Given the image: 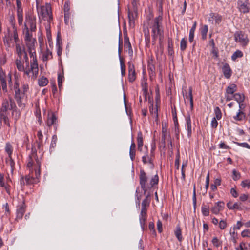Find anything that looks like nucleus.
<instances>
[{
  "label": "nucleus",
  "mask_w": 250,
  "mask_h": 250,
  "mask_svg": "<svg viewBox=\"0 0 250 250\" xmlns=\"http://www.w3.org/2000/svg\"><path fill=\"white\" fill-rule=\"evenodd\" d=\"M227 226L226 222L224 220H221L220 221L219 224V226L220 229H224Z\"/></svg>",
  "instance_id": "obj_60"
},
{
  "label": "nucleus",
  "mask_w": 250,
  "mask_h": 250,
  "mask_svg": "<svg viewBox=\"0 0 250 250\" xmlns=\"http://www.w3.org/2000/svg\"><path fill=\"white\" fill-rule=\"evenodd\" d=\"M15 49L16 53L18 56L15 61L17 68L18 70H24V66L22 62V56H24L27 52L25 51L24 47H21L19 43H16Z\"/></svg>",
  "instance_id": "obj_9"
},
{
  "label": "nucleus",
  "mask_w": 250,
  "mask_h": 250,
  "mask_svg": "<svg viewBox=\"0 0 250 250\" xmlns=\"http://www.w3.org/2000/svg\"><path fill=\"white\" fill-rule=\"evenodd\" d=\"M163 17L162 15L155 17L149 24V27L151 29L152 42L155 43L159 38L160 43L163 42L164 38V30L162 26Z\"/></svg>",
  "instance_id": "obj_1"
},
{
  "label": "nucleus",
  "mask_w": 250,
  "mask_h": 250,
  "mask_svg": "<svg viewBox=\"0 0 250 250\" xmlns=\"http://www.w3.org/2000/svg\"><path fill=\"white\" fill-rule=\"evenodd\" d=\"M212 243L213 245L216 247H218L221 245V243L217 237H214L212 239Z\"/></svg>",
  "instance_id": "obj_52"
},
{
  "label": "nucleus",
  "mask_w": 250,
  "mask_h": 250,
  "mask_svg": "<svg viewBox=\"0 0 250 250\" xmlns=\"http://www.w3.org/2000/svg\"><path fill=\"white\" fill-rule=\"evenodd\" d=\"M13 148L12 145L10 143L7 142L6 143L5 147V151L8 154L9 157L12 156V154L13 153Z\"/></svg>",
  "instance_id": "obj_25"
},
{
  "label": "nucleus",
  "mask_w": 250,
  "mask_h": 250,
  "mask_svg": "<svg viewBox=\"0 0 250 250\" xmlns=\"http://www.w3.org/2000/svg\"><path fill=\"white\" fill-rule=\"evenodd\" d=\"M7 118V112L0 110V121L4 122Z\"/></svg>",
  "instance_id": "obj_47"
},
{
  "label": "nucleus",
  "mask_w": 250,
  "mask_h": 250,
  "mask_svg": "<svg viewBox=\"0 0 250 250\" xmlns=\"http://www.w3.org/2000/svg\"><path fill=\"white\" fill-rule=\"evenodd\" d=\"M157 229L159 233H161L163 230L162 229V222L159 220H158L157 222Z\"/></svg>",
  "instance_id": "obj_55"
},
{
  "label": "nucleus",
  "mask_w": 250,
  "mask_h": 250,
  "mask_svg": "<svg viewBox=\"0 0 250 250\" xmlns=\"http://www.w3.org/2000/svg\"><path fill=\"white\" fill-rule=\"evenodd\" d=\"M136 79V73L134 65L128 62V81L133 83Z\"/></svg>",
  "instance_id": "obj_16"
},
{
  "label": "nucleus",
  "mask_w": 250,
  "mask_h": 250,
  "mask_svg": "<svg viewBox=\"0 0 250 250\" xmlns=\"http://www.w3.org/2000/svg\"><path fill=\"white\" fill-rule=\"evenodd\" d=\"M13 38L14 39L15 42L16 43H17V42L19 41V38H18V33H17V31L16 29L14 28V30L13 31Z\"/></svg>",
  "instance_id": "obj_62"
},
{
  "label": "nucleus",
  "mask_w": 250,
  "mask_h": 250,
  "mask_svg": "<svg viewBox=\"0 0 250 250\" xmlns=\"http://www.w3.org/2000/svg\"><path fill=\"white\" fill-rule=\"evenodd\" d=\"M185 97L186 98H188L189 97V100H191V99H193V95H192V87H189V92H188V95L187 94L185 95Z\"/></svg>",
  "instance_id": "obj_56"
},
{
  "label": "nucleus",
  "mask_w": 250,
  "mask_h": 250,
  "mask_svg": "<svg viewBox=\"0 0 250 250\" xmlns=\"http://www.w3.org/2000/svg\"><path fill=\"white\" fill-rule=\"evenodd\" d=\"M26 185H31L34 184L35 179L32 176L30 175H26L24 177Z\"/></svg>",
  "instance_id": "obj_34"
},
{
  "label": "nucleus",
  "mask_w": 250,
  "mask_h": 250,
  "mask_svg": "<svg viewBox=\"0 0 250 250\" xmlns=\"http://www.w3.org/2000/svg\"><path fill=\"white\" fill-rule=\"evenodd\" d=\"M13 88L15 91L14 98L17 104L20 108L23 109L27 104V96L26 94H24V93L20 92L19 84L17 81L15 82Z\"/></svg>",
  "instance_id": "obj_6"
},
{
  "label": "nucleus",
  "mask_w": 250,
  "mask_h": 250,
  "mask_svg": "<svg viewBox=\"0 0 250 250\" xmlns=\"http://www.w3.org/2000/svg\"><path fill=\"white\" fill-rule=\"evenodd\" d=\"M124 44L125 46L128 49L129 52L130 53V51L132 52L131 45L129 42V38L127 35L124 36Z\"/></svg>",
  "instance_id": "obj_28"
},
{
  "label": "nucleus",
  "mask_w": 250,
  "mask_h": 250,
  "mask_svg": "<svg viewBox=\"0 0 250 250\" xmlns=\"http://www.w3.org/2000/svg\"><path fill=\"white\" fill-rule=\"evenodd\" d=\"M241 236L243 237H249L250 238V229H247L243 230L241 232Z\"/></svg>",
  "instance_id": "obj_49"
},
{
  "label": "nucleus",
  "mask_w": 250,
  "mask_h": 250,
  "mask_svg": "<svg viewBox=\"0 0 250 250\" xmlns=\"http://www.w3.org/2000/svg\"><path fill=\"white\" fill-rule=\"evenodd\" d=\"M1 87L4 93L7 92L8 90L5 78L0 80V88H1Z\"/></svg>",
  "instance_id": "obj_30"
},
{
  "label": "nucleus",
  "mask_w": 250,
  "mask_h": 250,
  "mask_svg": "<svg viewBox=\"0 0 250 250\" xmlns=\"http://www.w3.org/2000/svg\"><path fill=\"white\" fill-rule=\"evenodd\" d=\"M238 6L239 10L243 13H248L250 9V3L248 0H238Z\"/></svg>",
  "instance_id": "obj_12"
},
{
  "label": "nucleus",
  "mask_w": 250,
  "mask_h": 250,
  "mask_svg": "<svg viewBox=\"0 0 250 250\" xmlns=\"http://www.w3.org/2000/svg\"><path fill=\"white\" fill-rule=\"evenodd\" d=\"M208 31V27L207 25H204L201 29V33L202 39L205 40L207 38V34Z\"/></svg>",
  "instance_id": "obj_35"
},
{
  "label": "nucleus",
  "mask_w": 250,
  "mask_h": 250,
  "mask_svg": "<svg viewBox=\"0 0 250 250\" xmlns=\"http://www.w3.org/2000/svg\"><path fill=\"white\" fill-rule=\"evenodd\" d=\"M25 208L26 206L24 202H22L21 205H19L17 206L16 210V220L21 219L22 218L25 212Z\"/></svg>",
  "instance_id": "obj_15"
},
{
  "label": "nucleus",
  "mask_w": 250,
  "mask_h": 250,
  "mask_svg": "<svg viewBox=\"0 0 250 250\" xmlns=\"http://www.w3.org/2000/svg\"><path fill=\"white\" fill-rule=\"evenodd\" d=\"M232 178L234 180L236 181L240 179L241 175L239 172H237L235 170H233L232 171Z\"/></svg>",
  "instance_id": "obj_46"
},
{
  "label": "nucleus",
  "mask_w": 250,
  "mask_h": 250,
  "mask_svg": "<svg viewBox=\"0 0 250 250\" xmlns=\"http://www.w3.org/2000/svg\"><path fill=\"white\" fill-rule=\"evenodd\" d=\"M56 140L57 136L56 135H53L52 137V140L50 145L51 147H54L56 146Z\"/></svg>",
  "instance_id": "obj_61"
},
{
  "label": "nucleus",
  "mask_w": 250,
  "mask_h": 250,
  "mask_svg": "<svg viewBox=\"0 0 250 250\" xmlns=\"http://www.w3.org/2000/svg\"><path fill=\"white\" fill-rule=\"evenodd\" d=\"M31 32H35L36 30V17L31 13L28 12L25 15V21L24 23L25 28H28Z\"/></svg>",
  "instance_id": "obj_10"
},
{
  "label": "nucleus",
  "mask_w": 250,
  "mask_h": 250,
  "mask_svg": "<svg viewBox=\"0 0 250 250\" xmlns=\"http://www.w3.org/2000/svg\"><path fill=\"white\" fill-rule=\"evenodd\" d=\"M236 90V85L235 84H231L227 87L226 94L228 95H233Z\"/></svg>",
  "instance_id": "obj_23"
},
{
  "label": "nucleus",
  "mask_w": 250,
  "mask_h": 250,
  "mask_svg": "<svg viewBox=\"0 0 250 250\" xmlns=\"http://www.w3.org/2000/svg\"><path fill=\"white\" fill-rule=\"evenodd\" d=\"M62 76H61L60 74H58V86L59 88H61V87L62 86Z\"/></svg>",
  "instance_id": "obj_63"
},
{
  "label": "nucleus",
  "mask_w": 250,
  "mask_h": 250,
  "mask_svg": "<svg viewBox=\"0 0 250 250\" xmlns=\"http://www.w3.org/2000/svg\"><path fill=\"white\" fill-rule=\"evenodd\" d=\"M36 39H32L25 41L26 45L28 48V52L30 55V58H32V62L31 63V69L32 71V79L35 80L37 77L38 74V64L35 49V44Z\"/></svg>",
  "instance_id": "obj_2"
},
{
  "label": "nucleus",
  "mask_w": 250,
  "mask_h": 250,
  "mask_svg": "<svg viewBox=\"0 0 250 250\" xmlns=\"http://www.w3.org/2000/svg\"><path fill=\"white\" fill-rule=\"evenodd\" d=\"M241 186H242L243 188L247 187L248 188H250V180H246L243 181L241 182Z\"/></svg>",
  "instance_id": "obj_50"
},
{
  "label": "nucleus",
  "mask_w": 250,
  "mask_h": 250,
  "mask_svg": "<svg viewBox=\"0 0 250 250\" xmlns=\"http://www.w3.org/2000/svg\"><path fill=\"white\" fill-rule=\"evenodd\" d=\"M137 146H143V134L140 131L137 134Z\"/></svg>",
  "instance_id": "obj_36"
},
{
  "label": "nucleus",
  "mask_w": 250,
  "mask_h": 250,
  "mask_svg": "<svg viewBox=\"0 0 250 250\" xmlns=\"http://www.w3.org/2000/svg\"><path fill=\"white\" fill-rule=\"evenodd\" d=\"M37 10L39 16H41L44 20L50 22L52 20L51 6L50 4L46 3L44 6H39L37 3Z\"/></svg>",
  "instance_id": "obj_8"
},
{
  "label": "nucleus",
  "mask_w": 250,
  "mask_h": 250,
  "mask_svg": "<svg viewBox=\"0 0 250 250\" xmlns=\"http://www.w3.org/2000/svg\"><path fill=\"white\" fill-rule=\"evenodd\" d=\"M168 51L169 54L170 55H172L174 53L172 40L170 39H168Z\"/></svg>",
  "instance_id": "obj_38"
},
{
  "label": "nucleus",
  "mask_w": 250,
  "mask_h": 250,
  "mask_svg": "<svg viewBox=\"0 0 250 250\" xmlns=\"http://www.w3.org/2000/svg\"><path fill=\"white\" fill-rule=\"evenodd\" d=\"M245 115L243 112L239 110V111L238 112L237 115L235 116H234V119L236 121H241L244 118Z\"/></svg>",
  "instance_id": "obj_39"
},
{
  "label": "nucleus",
  "mask_w": 250,
  "mask_h": 250,
  "mask_svg": "<svg viewBox=\"0 0 250 250\" xmlns=\"http://www.w3.org/2000/svg\"><path fill=\"white\" fill-rule=\"evenodd\" d=\"M57 117L55 114L53 113H48V118L46 122V124L48 126L50 127L51 125H54L55 130L57 129Z\"/></svg>",
  "instance_id": "obj_13"
},
{
  "label": "nucleus",
  "mask_w": 250,
  "mask_h": 250,
  "mask_svg": "<svg viewBox=\"0 0 250 250\" xmlns=\"http://www.w3.org/2000/svg\"><path fill=\"white\" fill-rule=\"evenodd\" d=\"M214 112L215 114V117L214 118L220 120L222 117V113L220 108L218 107H216L214 109Z\"/></svg>",
  "instance_id": "obj_42"
},
{
  "label": "nucleus",
  "mask_w": 250,
  "mask_h": 250,
  "mask_svg": "<svg viewBox=\"0 0 250 250\" xmlns=\"http://www.w3.org/2000/svg\"><path fill=\"white\" fill-rule=\"evenodd\" d=\"M48 83L47 79L43 76L39 79L38 84L40 86H44Z\"/></svg>",
  "instance_id": "obj_31"
},
{
  "label": "nucleus",
  "mask_w": 250,
  "mask_h": 250,
  "mask_svg": "<svg viewBox=\"0 0 250 250\" xmlns=\"http://www.w3.org/2000/svg\"><path fill=\"white\" fill-rule=\"evenodd\" d=\"M234 36L236 42L239 43L243 46H246L247 45L249 39L247 35L244 32L242 31H236Z\"/></svg>",
  "instance_id": "obj_11"
},
{
  "label": "nucleus",
  "mask_w": 250,
  "mask_h": 250,
  "mask_svg": "<svg viewBox=\"0 0 250 250\" xmlns=\"http://www.w3.org/2000/svg\"><path fill=\"white\" fill-rule=\"evenodd\" d=\"M216 206L211 208V211L213 213L217 214L223 209L224 203L223 202L219 201L216 203Z\"/></svg>",
  "instance_id": "obj_19"
},
{
  "label": "nucleus",
  "mask_w": 250,
  "mask_h": 250,
  "mask_svg": "<svg viewBox=\"0 0 250 250\" xmlns=\"http://www.w3.org/2000/svg\"><path fill=\"white\" fill-rule=\"evenodd\" d=\"M201 211L203 215L205 216H208L209 215V207L207 206H203L202 207Z\"/></svg>",
  "instance_id": "obj_37"
},
{
  "label": "nucleus",
  "mask_w": 250,
  "mask_h": 250,
  "mask_svg": "<svg viewBox=\"0 0 250 250\" xmlns=\"http://www.w3.org/2000/svg\"><path fill=\"white\" fill-rule=\"evenodd\" d=\"M8 109L12 111V115L15 114V118L16 120H17L20 117L21 115L20 111L18 109L15 102L12 98H10L9 101L7 99H4L2 101L1 108H0V110L7 112Z\"/></svg>",
  "instance_id": "obj_7"
},
{
  "label": "nucleus",
  "mask_w": 250,
  "mask_h": 250,
  "mask_svg": "<svg viewBox=\"0 0 250 250\" xmlns=\"http://www.w3.org/2000/svg\"><path fill=\"white\" fill-rule=\"evenodd\" d=\"M142 90L143 91V95L145 97V99L146 101V96L147 94V84L146 83H145L144 84H142Z\"/></svg>",
  "instance_id": "obj_41"
},
{
  "label": "nucleus",
  "mask_w": 250,
  "mask_h": 250,
  "mask_svg": "<svg viewBox=\"0 0 250 250\" xmlns=\"http://www.w3.org/2000/svg\"><path fill=\"white\" fill-rule=\"evenodd\" d=\"M196 22H194L192 27L190 30L189 35V41L190 42H192L193 41L194 36V32L195 30V28L196 27Z\"/></svg>",
  "instance_id": "obj_27"
},
{
  "label": "nucleus",
  "mask_w": 250,
  "mask_h": 250,
  "mask_svg": "<svg viewBox=\"0 0 250 250\" xmlns=\"http://www.w3.org/2000/svg\"><path fill=\"white\" fill-rule=\"evenodd\" d=\"M174 234H175L176 238L179 240V241H180V242L182 241V240L183 239V237L182 236V231H181V229H180V227L179 226H176V229L174 231Z\"/></svg>",
  "instance_id": "obj_26"
},
{
  "label": "nucleus",
  "mask_w": 250,
  "mask_h": 250,
  "mask_svg": "<svg viewBox=\"0 0 250 250\" xmlns=\"http://www.w3.org/2000/svg\"><path fill=\"white\" fill-rule=\"evenodd\" d=\"M22 63H25V67H24V70H19L20 71H23L24 72V74L25 75H27L28 76H30L29 74L31 72H32V71L31 69V67H30L29 66V62L28 58L27 56V53H25L24 55L23 56V58L22 62Z\"/></svg>",
  "instance_id": "obj_14"
},
{
  "label": "nucleus",
  "mask_w": 250,
  "mask_h": 250,
  "mask_svg": "<svg viewBox=\"0 0 250 250\" xmlns=\"http://www.w3.org/2000/svg\"><path fill=\"white\" fill-rule=\"evenodd\" d=\"M147 181V177L146 172L144 170H141L139 176V182L141 187L144 191V194L146 193L147 189L151 188L155 185L158 184L159 181L158 176L157 174L154 175L151 178L149 183L147 184H146Z\"/></svg>",
  "instance_id": "obj_3"
},
{
  "label": "nucleus",
  "mask_w": 250,
  "mask_h": 250,
  "mask_svg": "<svg viewBox=\"0 0 250 250\" xmlns=\"http://www.w3.org/2000/svg\"><path fill=\"white\" fill-rule=\"evenodd\" d=\"M149 111L152 114L154 113L156 114V116L158 117V114H157V108H154L153 104L151 105V106L149 107Z\"/></svg>",
  "instance_id": "obj_64"
},
{
  "label": "nucleus",
  "mask_w": 250,
  "mask_h": 250,
  "mask_svg": "<svg viewBox=\"0 0 250 250\" xmlns=\"http://www.w3.org/2000/svg\"><path fill=\"white\" fill-rule=\"evenodd\" d=\"M26 30L25 34V41L34 39L32 38V34L30 33L29 28H25Z\"/></svg>",
  "instance_id": "obj_43"
},
{
  "label": "nucleus",
  "mask_w": 250,
  "mask_h": 250,
  "mask_svg": "<svg viewBox=\"0 0 250 250\" xmlns=\"http://www.w3.org/2000/svg\"><path fill=\"white\" fill-rule=\"evenodd\" d=\"M236 144L239 146L245 147L248 149H250V146L247 143H236Z\"/></svg>",
  "instance_id": "obj_57"
},
{
  "label": "nucleus",
  "mask_w": 250,
  "mask_h": 250,
  "mask_svg": "<svg viewBox=\"0 0 250 250\" xmlns=\"http://www.w3.org/2000/svg\"><path fill=\"white\" fill-rule=\"evenodd\" d=\"M29 162L27 165V167L31 170V168L34 167L36 178L40 176V162L37 154V150L35 147L33 146L31 148V154L29 156Z\"/></svg>",
  "instance_id": "obj_4"
},
{
  "label": "nucleus",
  "mask_w": 250,
  "mask_h": 250,
  "mask_svg": "<svg viewBox=\"0 0 250 250\" xmlns=\"http://www.w3.org/2000/svg\"><path fill=\"white\" fill-rule=\"evenodd\" d=\"M57 54L59 56H60L62 54V47L61 46L59 41L58 40L57 42Z\"/></svg>",
  "instance_id": "obj_54"
},
{
  "label": "nucleus",
  "mask_w": 250,
  "mask_h": 250,
  "mask_svg": "<svg viewBox=\"0 0 250 250\" xmlns=\"http://www.w3.org/2000/svg\"><path fill=\"white\" fill-rule=\"evenodd\" d=\"M233 97L235 100H236L239 104V107L241 108L240 103L243 102L245 99V96L243 94L239 93H236L233 95Z\"/></svg>",
  "instance_id": "obj_22"
},
{
  "label": "nucleus",
  "mask_w": 250,
  "mask_h": 250,
  "mask_svg": "<svg viewBox=\"0 0 250 250\" xmlns=\"http://www.w3.org/2000/svg\"><path fill=\"white\" fill-rule=\"evenodd\" d=\"M166 135H167V127L166 125H162V137L164 139L165 138H166Z\"/></svg>",
  "instance_id": "obj_53"
},
{
  "label": "nucleus",
  "mask_w": 250,
  "mask_h": 250,
  "mask_svg": "<svg viewBox=\"0 0 250 250\" xmlns=\"http://www.w3.org/2000/svg\"><path fill=\"white\" fill-rule=\"evenodd\" d=\"M135 148H136V145L135 143L132 140L131 144L129 150V155L130 159L132 161H133L135 159Z\"/></svg>",
  "instance_id": "obj_21"
},
{
  "label": "nucleus",
  "mask_w": 250,
  "mask_h": 250,
  "mask_svg": "<svg viewBox=\"0 0 250 250\" xmlns=\"http://www.w3.org/2000/svg\"><path fill=\"white\" fill-rule=\"evenodd\" d=\"M243 56V52L239 50H237L231 56V59L233 61H235L237 58H241Z\"/></svg>",
  "instance_id": "obj_32"
},
{
  "label": "nucleus",
  "mask_w": 250,
  "mask_h": 250,
  "mask_svg": "<svg viewBox=\"0 0 250 250\" xmlns=\"http://www.w3.org/2000/svg\"><path fill=\"white\" fill-rule=\"evenodd\" d=\"M145 147L147 149V147L146 146H145ZM153 157V152H152V150H151V155L149 156L148 154L147 150L146 149L145 155L142 157V161H143V163L144 164H146L148 163L150 165L153 166V158H152Z\"/></svg>",
  "instance_id": "obj_17"
},
{
  "label": "nucleus",
  "mask_w": 250,
  "mask_h": 250,
  "mask_svg": "<svg viewBox=\"0 0 250 250\" xmlns=\"http://www.w3.org/2000/svg\"><path fill=\"white\" fill-rule=\"evenodd\" d=\"M6 164L10 166L11 171H13L15 168V162L13 159L12 158V156H10V157H9L8 156V158L6 159Z\"/></svg>",
  "instance_id": "obj_33"
},
{
  "label": "nucleus",
  "mask_w": 250,
  "mask_h": 250,
  "mask_svg": "<svg viewBox=\"0 0 250 250\" xmlns=\"http://www.w3.org/2000/svg\"><path fill=\"white\" fill-rule=\"evenodd\" d=\"M120 65H121V74L123 76H125V66L124 64V61L122 58H120Z\"/></svg>",
  "instance_id": "obj_40"
},
{
  "label": "nucleus",
  "mask_w": 250,
  "mask_h": 250,
  "mask_svg": "<svg viewBox=\"0 0 250 250\" xmlns=\"http://www.w3.org/2000/svg\"><path fill=\"white\" fill-rule=\"evenodd\" d=\"M28 90V85L27 84H23L21 87V89H20V92L22 93H24V94H26Z\"/></svg>",
  "instance_id": "obj_48"
},
{
  "label": "nucleus",
  "mask_w": 250,
  "mask_h": 250,
  "mask_svg": "<svg viewBox=\"0 0 250 250\" xmlns=\"http://www.w3.org/2000/svg\"><path fill=\"white\" fill-rule=\"evenodd\" d=\"M151 201V195L148 192L142 202L141 210L139 215V221L141 227L144 230L145 228L146 221L147 217V208L149 207Z\"/></svg>",
  "instance_id": "obj_5"
},
{
  "label": "nucleus",
  "mask_w": 250,
  "mask_h": 250,
  "mask_svg": "<svg viewBox=\"0 0 250 250\" xmlns=\"http://www.w3.org/2000/svg\"><path fill=\"white\" fill-rule=\"evenodd\" d=\"M64 22L66 24H68L69 23V20L70 17V13L69 12L65 13L64 14Z\"/></svg>",
  "instance_id": "obj_59"
},
{
  "label": "nucleus",
  "mask_w": 250,
  "mask_h": 250,
  "mask_svg": "<svg viewBox=\"0 0 250 250\" xmlns=\"http://www.w3.org/2000/svg\"><path fill=\"white\" fill-rule=\"evenodd\" d=\"M52 53L48 48L42 55V60L43 62L47 61L52 58Z\"/></svg>",
  "instance_id": "obj_24"
},
{
  "label": "nucleus",
  "mask_w": 250,
  "mask_h": 250,
  "mask_svg": "<svg viewBox=\"0 0 250 250\" xmlns=\"http://www.w3.org/2000/svg\"><path fill=\"white\" fill-rule=\"evenodd\" d=\"M187 47V41L185 38H183L180 42V49L182 51H184Z\"/></svg>",
  "instance_id": "obj_45"
},
{
  "label": "nucleus",
  "mask_w": 250,
  "mask_h": 250,
  "mask_svg": "<svg viewBox=\"0 0 250 250\" xmlns=\"http://www.w3.org/2000/svg\"><path fill=\"white\" fill-rule=\"evenodd\" d=\"M180 158V153H179V150H178V152L176 155V159L175 161V166L177 169H179V168Z\"/></svg>",
  "instance_id": "obj_44"
},
{
  "label": "nucleus",
  "mask_w": 250,
  "mask_h": 250,
  "mask_svg": "<svg viewBox=\"0 0 250 250\" xmlns=\"http://www.w3.org/2000/svg\"><path fill=\"white\" fill-rule=\"evenodd\" d=\"M222 71L224 77L227 79H229L230 78L232 75V71L229 65V64L227 63H225L223 64L222 67Z\"/></svg>",
  "instance_id": "obj_18"
},
{
  "label": "nucleus",
  "mask_w": 250,
  "mask_h": 250,
  "mask_svg": "<svg viewBox=\"0 0 250 250\" xmlns=\"http://www.w3.org/2000/svg\"><path fill=\"white\" fill-rule=\"evenodd\" d=\"M217 119L215 118H213L212 119L211 122V127L213 128H216L218 125V122L217 121Z\"/></svg>",
  "instance_id": "obj_58"
},
{
  "label": "nucleus",
  "mask_w": 250,
  "mask_h": 250,
  "mask_svg": "<svg viewBox=\"0 0 250 250\" xmlns=\"http://www.w3.org/2000/svg\"><path fill=\"white\" fill-rule=\"evenodd\" d=\"M210 16L211 18L215 20V23L216 24H219L221 22L222 17L221 15L218 14L211 13Z\"/></svg>",
  "instance_id": "obj_29"
},
{
  "label": "nucleus",
  "mask_w": 250,
  "mask_h": 250,
  "mask_svg": "<svg viewBox=\"0 0 250 250\" xmlns=\"http://www.w3.org/2000/svg\"><path fill=\"white\" fill-rule=\"evenodd\" d=\"M247 249L246 244L244 242H242L240 244L239 247L236 248V250H247Z\"/></svg>",
  "instance_id": "obj_51"
},
{
  "label": "nucleus",
  "mask_w": 250,
  "mask_h": 250,
  "mask_svg": "<svg viewBox=\"0 0 250 250\" xmlns=\"http://www.w3.org/2000/svg\"><path fill=\"white\" fill-rule=\"evenodd\" d=\"M187 126L188 130V136L190 137L192 134L191 121L190 116L188 115L186 118Z\"/></svg>",
  "instance_id": "obj_20"
}]
</instances>
